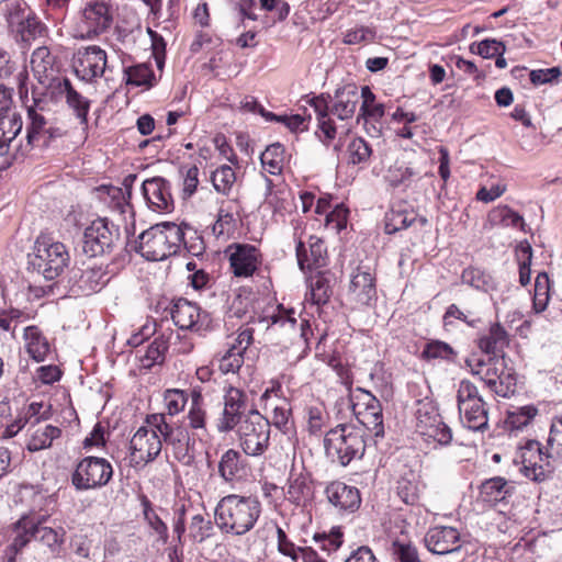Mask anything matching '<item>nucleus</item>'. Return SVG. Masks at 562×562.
Returning a JSON list of instances; mask_svg holds the SVG:
<instances>
[{
    "instance_id": "nucleus-1",
    "label": "nucleus",
    "mask_w": 562,
    "mask_h": 562,
    "mask_svg": "<svg viewBox=\"0 0 562 562\" xmlns=\"http://www.w3.org/2000/svg\"><path fill=\"white\" fill-rule=\"evenodd\" d=\"M261 510V503L257 497L229 494L218 501L214 521L223 533L243 536L255 527Z\"/></svg>"
},
{
    "instance_id": "nucleus-2",
    "label": "nucleus",
    "mask_w": 562,
    "mask_h": 562,
    "mask_svg": "<svg viewBox=\"0 0 562 562\" xmlns=\"http://www.w3.org/2000/svg\"><path fill=\"white\" fill-rule=\"evenodd\" d=\"M184 235L181 225L170 222L156 224L139 234L136 251L150 261L165 260L186 246Z\"/></svg>"
},
{
    "instance_id": "nucleus-3",
    "label": "nucleus",
    "mask_w": 562,
    "mask_h": 562,
    "mask_svg": "<svg viewBox=\"0 0 562 562\" xmlns=\"http://www.w3.org/2000/svg\"><path fill=\"white\" fill-rule=\"evenodd\" d=\"M29 258L32 270L49 281L58 278L70 262L67 247L47 234L37 236Z\"/></svg>"
},
{
    "instance_id": "nucleus-4",
    "label": "nucleus",
    "mask_w": 562,
    "mask_h": 562,
    "mask_svg": "<svg viewBox=\"0 0 562 562\" xmlns=\"http://www.w3.org/2000/svg\"><path fill=\"white\" fill-rule=\"evenodd\" d=\"M366 430L351 424H340L328 430L324 446L329 457L336 458L341 465H348L353 459H360L366 451Z\"/></svg>"
},
{
    "instance_id": "nucleus-5",
    "label": "nucleus",
    "mask_w": 562,
    "mask_h": 562,
    "mask_svg": "<svg viewBox=\"0 0 562 562\" xmlns=\"http://www.w3.org/2000/svg\"><path fill=\"white\" fill-rule=\"evenodd\" d=\"M238 447L246 456L261 457L270 446V420L257 409H250L234 429Z\"/></svg>"
},
{
    "instance_id": "nucleus-6",
    "label": "nucleus",
    "mask_w": 562,
    "mask_h": 562,
    "mask_svg": "<svg viewBox=\"0 0 562 562\" xmlns=\"http://www.w3.org/2000/svg\"><path fill=\"white\" fill-rule=\"evenodd\" d=\"M416 432L427 442H435L439 446H447L452 440L450 427L442 420L438 407L432 400L428 397L417 402L415 413Z\"/></svg>"
},
{
    "instance_id": "nucleus-7",
    "label": "nucleus",
    "mask_w": 562,
    "mask_h": 562,
    "mask_svg": "<svg viewBox=\"0 0 562 562\" xmlns=\"http://www.w3.org/2000/svg\"><path fill=\"white\" fill-rule=\"evenodd\" d=\"M145 423L158 430L160 439L171 449L173 457L178 461L184 464L191 462V438L189 430L184 426L167 423L166 415L162 413L147 415Z\"/></svg>"
},
{
    "instance_id": "nucleus-8",
    "label": "nucleus",
    "mask_w": 562,
    "mask_h": 562,
    "mask_svg": "<svg viewBox=\"0 0 562 562\" xmlns=\"http://www.w3.org/2000/svg\"><path fill=\"white\" fill-rule=\"evenodd\" d=\"M112 20L108 3L90 0L82 8L80 19L74 25L71 35L78 40H92L105 32L111 26Z\"/></svg>"
},
{
    "instance_id": "nucleus-9",
    "label": "nucleus",
    "mask_w": 562,
    "mask_h": 562,
    "mask_svg": "<svg viewBox=\"0 0 562 562\" xmlns=\"http://www.w3.org/2000/svg\"><path fill=\"white\" fill-rule=\"evenodd\" d=\"M113 476L111 463L99 457H86L79 461L71 475V483L78 491L105 486Z\"/></svg>"
},
{
    "instance_id": "nucleus-10",
    "label": "nucleus",
    "mask_w": 562,
    "mask_h": 562,
    "mask_svg": "<svg viewBox=\"0 0 562 562\" xmlns=\"http://www.w3.org/2000/svg\"><path fill=\"white\" fill-rule=\"evenodd\" d=\"M516 461L522 464L521 471L525 476L533 481H543L554 469V463L550 457V452L543 451L541 445L537 440H526L519 446Z\"/></svg>"
},
{
    "instance_id": "nucleus-11",
    "label": "nucleus",
    "mask_w": 562,
    "mask_h": 562,
    "mask_svg": "<svg viewBox=\"0 0 562 562\" xmlns=\"http://www.w3.org/2000/svg\"><path fill=\"white\" fill-rule=\"evenodd\" d=\"M71 67L79 80L93 83L109 68L108 55L97 45L80 47L72 55Z\"/></svg>"
},
{
    "instance_id": "nucleus-12",
    "label": "nucleus",
    "mask_w": 562,
    "mask_h": 562,
    "mask_svg": "<svg viewBox=\"0 0 562 562\" xmlns=\"http://www.w3.org/2000/svg\"><path fill=\"white\" fill-rule=\"evenodd\" d=\"M120 239V229L108 218L94 220L83 234V251L90 257L111 252Z\"/></svg>"
},
{
    "instance_id": "nucleus-13",
    "label": "nucleus",
    "mask_w": 562,
    "mask_h": 562,
    "mask_svg": "<svg viewBox=\"0 0 562 562\" xmlns=\"http://www.w3.org/2000/svg\"><path fill=\"white\" fill-rule=\"evenodd\" d=\"M254 409L249 407L247 394L239 387L229 385L224 387L223 412L217 423L220 432L232 431L244 422L248 412Z\"/></svg>"
},
{
    "instance_id": "nucleus-14",
    "label": "nucleus",
    "mask_w": 562,
    "mask_h": 562,
    "mask_svg": "<svg viewBox=\"0 0 562 562\" xmlns=\"http://www.w3.org/2000/svg\"><path fill=\"white\" fill-rule=\"evenodd\" d=\"M22 127V116L12 104L10 90L0 86V156L9 153Z\"/></svg>"
},
{
    "instance_id": "nucleus-15",
    "label": "nucleus",
    "mask_w": 562,
    "mask_h": 562,
    "mask_svg": "<svg viewBox=\"0 0 562 562\" xmlns=\"http://www.w3.org/2000/svg\"><path fill=\"white\" fill-rule=\"evenodd\" d=\"M480 380L497 396L509 397L516 391L515 373L506 367L504 357L490 358Z\"/></svg>"
},
{
    "instance_id": "nucleus-16",
    "label": "nucleus",
    "mask_w": 562,
    "mask_h": 562,
    "mask_svg": "<svg viewBox=\"0 0 562 562\" xmlns=\"http://www.w3.org/2000/svg\"><path fill=\"white\" fill-rule=\"evenodd\" d=\"M162 440L157 429L146 426L139 427L130 441L133 459L139 463L154 461L161 452Z\"/></svg>"
},
{
    "instance_id": "nucleus-17",
    "label": "nucleus",
    "mask_w": 562,
    "mask_h": 562,
    "mask_svg": "<svg viewBox=\"0 0 562 562\" xmlns=\"http://www.w3.org/2000/svg\"><path fill=\"white\" fill-rule=\"evenodd\" d=\"M360 403L353 405L355 415L360 427L368 429L374 437L384 436L382 406L380 401L368 391H361Z\"/></svg>"
},
{
    "instance_id": "nucleus-18",
    "label": "nucleus",
    "mask_w": 562,
    "mask_h": 562,
    "mask_svg": "<svg viewBox=\"0 0 562 562\" xmlns=\"http://www.w3.org/2000/svg\"><path fill=\"white\" fill-rule=\"evenodd\" d=\"M55 499L53 496H46L43 493H35L33 498V509L35 510L38 508L40 512L45 510L46 514L38 515L36 518L35 524V540L42 542L43 544L50 548L53 551H55L64 541L65 531L64 529H53L49 527H44L42 524L46 520L48 517V507L50 504H54Z\"/></svg>"
},
{
    "instance_id": "nucleus-19",
    "label": "nucleus",
    "mask_w": 562,
    "mask_h": 562,
    "mask_svg": "<svg viewBox=\"0 0 562 562\" xmlns=\"http://www.w3.org/2000/svg\"><path fill=\"white\" fill-rule=\"evenodd\" d=\"M229 263L236 277H251L261 262L259 250L248 244H235L228 247Z\"/></svg>"
},
{
    "instance_id": "nucleus-20",
    "label": "nucleus",
    "mask_w": 562,
    "mask_h": 562,
    "mask_svg": "<svg viewBox=\"0 0 562 562\" xmlns=\"http://www.w3.org/2000/svg\"><path fill=\"white\" fill-rule=\"evenodd\" d=\"M426 548L439 555L449 554L461 548L460 531L450 526L430 528L424 538Z\"/></svg>"
},
{
    "instance_id": "nucleus-21",
    "label": "nucleus",
    "mask_w": 562,
    "mask_h": 562,
    "mask_svg": "<svg viewBox=\"0 0 562 562\" xmlns=\"http://www.w3.org/2000/svg\"><path fill=\"white\" fill-rule=\"evenodd\" d=\"M300 224L294 227V239L296 240V258L301 270H313L326 265V249L324 241L316 237L310 236L307 247L297 236Z\"/></svg>"
},
{
    "instance_id": "nucleus-22",
    "label": "nucleus",
    "mask_w": 562,
    "mask_h": 562,
    "mask_svg": "<svg viewBox=\"0 0 562 562\" xmlns=\"http://www.w3.org/2000/svg\"><path fill=\"white\" fill-rule=\"evenodd\" d=\"M144 198L148 206L158 213H169L173 210V199L170 183L161 178L147 179L142 186Z\"/></svg>"
},
{
    "instance_id": "nucleus-23",
    "label": "nucleus",
    "mask_w": 562,
    "mask_h": 562,
    "mask_svg": "<svg viewBox=\"0 0 562 562\" xmlns=\"http://www.w3.org/2000/svg\"><path fill=\"white\" fill-rule=\"evenodd\" d=\"M348 296L358 306H369L376 299L375 277L370 268H357L351 276Z\"/></svg>"
},
{
    "instance_id": "nucleus-24",
    "label": "nucleus",
    "mask_w": 562,
    "mask_h": 562,
    "mask_svg": "<svg viewBox=\"0 0 562 562\" xmlns=\"http://www.w3.org/2000/svg\"><path fill=\"white\" fill-rule=\"evenodd\" d=\"M171 317L180 329L200 331L204 328L209 316L205 312L187 299H178L171 310Z\"/></svg>"
},
{
    "instance_id": "nucleus-25",
    "label": "nucleus",
    "mask_w": 562,
    "mask_h": 562,
    "mask_svg": "<svg viewBox=\"0 0 562 562\" xmlns=\"http://www.w3.org/2000/svg\"><path fill=\"white\" fill-rule=\"evenodd\" d=\"M325 493L329 503L341 513H353L360 507V492L355 486L333 482L326 487Z\"/></svg>"
},
{
    "instance_id": "nucleus-26",
    "label": "nucleus",
    "mask_w": 562,
    "mask_h": 562,
    "mask_svg": "<svg viewBox=\"0 0 562 562\" xmlns=\"http://www.w3.org/2000/svg\"><path fill=\"white\" fill-rule=\"evenodd\" d=\"M36 108L30 106L27 116L30 123L26 127L27 146H32L35 142L43 139L44 143L60 137L63 135L60 128L53 126V124L45 117V115Z\"/></svg>"
},
{
    "instance_id": "nucleus-27",
    "label": "nucleus",
    "mask_w": 562,
    "mask_h": 562,
    "mask_svg": "<svg viewBox=\"0 0 562 562\" xmlns=\"http://www.w3.org/2000/svg\"><path fill=\"white\" fill-rule=\"evenodd\" d=\"M55 89L65 99L66 104L79 120V123L87 126L90 100L78 92L68 78L59 79Z\"/></svg>"
},
{
    "instance_id": "nucleus-28",
    "label": "nucleus",
    "mask_w": 562,
    "mask_h": 562,
    "mask_svg": "<svg viewBox=\"0 0 562 562\" xmlns=\"http://www.w3.org/2000/svg\"><path fill=\"white\" fill-rule=\"evenodd\" d=\"M306 104L313 110L319 132H316L318 138L326 145H328L336 137V126L331 117L329 116V104L324 95L313 97L305 99Z\"/></svg>"
},
{
    "instance_id": "nucleus-29",
    "label": "nucleus",
    "mask_w": 562,
    "mask_h": 562,
    "mask_svg": "<svg viewBox=\"0 0 562 562\" xmlns=\"http://www.w3.org/2000/svg\"><path fill=\"white\" fill-rule=\"evenodd\" d=\"M462 282L476 289L488 293L493 305L497 308L499 303H504L507 296L498 294L496 280L487 272L479 268H468L462 272Z\"/></svg>"
},
{
    "instance_id": "nucleus-30",
    "label": "nucleus",
    "mask_w": 562,
    "mask_h": 562,
    "mask_svg": "<svg viewBox=\"0 0 562 562\" xmlns=\"http://www.w3.org/2000/svg\"><path fill=\"white\" fill-rule=\"evenodd\" d=\"M314 496V488L310 475L303 471H291L288 479L285 498L296 506H306Z\"/></svg>"
},
{
    "instance_id": "nucleus-31",
    "label": "nucleus",
    "mask_w": 562,
    "mask_h": 562,
    "mask_svg": "<svg viewBox=\"0 0 562 562\" xmlns=\"http://www.w3.org/2000/svg\"><path fill=\"white\" fill-rule=\"evenodd\" d=\"M4 20L9 30L20 35L24 42L36 38L43 32V24L35 16L26 12V3L24 1L20 4V11L13 20H10V18H4Z\"/></svg>"
},
{
    "instance_id": "nucleus-32",
    "label": "nucleus",
    "mask_w": 562,
    "mask_h": 562,
    "mask_svg": "<svg viewBox=\"0 0 562 562\" xmlns=\"http://www.w3.org/2000/svg\"><path fill=\"white\" fill-rule=\"evenodd\" d=\"M110 281V276L103 265H91L81 270L75 282V288L83 295L101 291Z\"/></svg>"
},
{
    "instance_id": "nucleus-33",
    "label": "nucleus",
    "mask_w": 562,
    "mask_h": 562,
    "mask_svg": "<svg viewBox=\"0 0 562 562\" xmlns=\"http://www.w3.org/2000/svg\"><path fill=\"white\" fill-rule=\"evenodd\" d=\"M509 342L510 337L506 329L499 323H494L486 333L479 337L477 347L484 353L497 357L504 352Z\"/></svg>"
},
{
    "instance_id": "nucleus-34",
    "label": "nucleus",
    "mask_w": 562,
    "mask_h": 562,
    "mask_svg": "<svg viewBox=\"0 0 562 562\" xmlns=\"http://www.w3.org/2000/svg\"><path fill=\"white\" fill-rule=\"evenodd\" d=\"M218 474L225 482H233L246 474V459L236 449H227L220 459Z\"/></svg>"
},
{
    "instance_id": "nucleus-35",
    "label": "nucleus",
    "mask_w": 562,
    "mask_h": 562,
    "mask_svg": "<svg viewBox=\"0 0 562 562\" xmlns=\"http://www.w3.org/2000/svg\"><path fill=\"white\" fill-rule=\"evenodd\" d=\"M359 99L360 95L356 86H345L336 91L330 113L340 120H348L353 116Z\"/></svg>"
},
{
    "instance_id": "nucleus-36",
    "label": "nucleus",
    "mask_w": 562,
    "mask_h": 562,
    "mask_svg": "<svg viewBox=\"0 0 562 562\" xmlns=\"http://www.w3.org/2000/svg\"><path fill=\"white\" fill-rule=\"evenodd\" d=\"M461 423L474 431H484L488 427L487 408L484 401L458 406Z\"/></svg>"
},
{
    "instance_id": "nucleus-37",
    "label": "nucleus",
    "mask_w": 562,
    "mask_h": 562,
    "mask_svg": "<svg viewBox=\"0 0 562 562\" xmlns=\"http://www.w3.org/2000/svg\"><path fill=\"white\" fill-rule=\"evenodd\" d=\"M479 490L481 501L494 505L505 499L512 493L513 486L505 477L494 476L482 482Z\"/></svg>"
},
{
    "instance_id": "nucleus-38",
    "label": "nucleus",
    "mask_w": 562,
    "mask_h": 562,
    "mask_svg": "<svg viewBox=\"0 0 562 562\" xmlns=\"http://www.w3.org/2000/svg\"><path fill=\"white\" fill-rule=\"evenodd\" d=\"M24 341L27 353L37 362L44 361L49 353L50 347L47 339L36 326L24 328Z\"/></svg>"
},
{
    "instance_id": "nucleus-39",
    "label": "nucleus",
    "mask_w": 562,
    "mask_h": 562,
    "mask_svg": "<svg viewBox=\"0 0 562 562\" xmlns=\"http://www.w3.org/2000/svg\"><path fill=\"white\" fill-rule=\"evenodd\" d=\"M35 524L36 519L29 516H22L15 524L12 530V542L10 551L18 553L22 550L32 539H35Z\"/></svg>"
},
{
    "instance_id": "nucleus-40",
    "label": "nucleus",
    "mask_w": 562,
    "mask_h": 562,
    "mask_svg": "<svg viewBox=\"0 0 562 562\" xmlns=\"http://www.w3.org/2000/svg\"><path fill=\"white\" fill-rule=\"evenodd\" d=\"M306 429L310 435H321L329 426L330 416L323 403H315L305 408Z\"/></svg>"
},
{
    "instance_id": "nucleus-41",
    "label": "nucleus",
    "mask_w": 562,
    "mask_h": 562,
    "mask_svg": "<svg viewBox=\"0 0 562 562\" xmlns=\"http://www.w3.org/2000/svg\"><path fill=\"white\" fill-rule=\"evenodd\" d=\"M423 487L417 475L413 472H408L397 481L396 492L405 504L416 505L420 499Z\"/></svg>"
},
{
    "instance_id": "nucleus-42",
    "label": "nucleus",
    "mask_w": 562,
    "mask_h": 562,
    "mask_svg": "<svg viewBox=\"0 0 562 562\" xmlns=\"http://www.w3.org/2000/svg\"><path fill=\"white\" fill-rule=\"evenodd\" d=\"M189 427L193 430H205L206 428V408L204 398L200 391L193 390L190 394V407L187 414Z\"/></svg>"
},
{
    "instance_id": "nucleus-43",
    "label": "nucleus",
    "mask_w": 562,
    "mask_h": 562,
    "mask_svg": "<svg viewBox=\"0 0 562 562\" xmlns=\"http://www.w3.org/2000/svg\"><path fill=\"white\" fill-rule=\"evenodd\" d=\"M60 435L61 430L58 427L52 425L40 426L31 432L26 448L31 452L49 448L53 440Z\"/></svg>"
},
{
    "instance_id": "nucleus-44",
    "label": "nucleus",
    "mask_w": 562,
    "mask_h": 562,
    "mask_svg": "<svg viewBox=\"0 0 562 562\" xmlns=\"http://www.w3.org/2000/svg\"><path fill=\"white\" fill-rule=\"evenodd\" d=\"M330 281L323 273H318L311 278L310 281V293L306 294L305 301L313 305H324L328 302L331 296Z\"/></svg>"
},
{
    "instance_id": "nucleus-45",
    "label": "nucleus",
    "mask_w": 562,
    "mask_h": 562,
    "mask_svg": "<svg viewBox=\"0 0 562 562\" xmlns=\"http://www.w3.org/2000/svg\"><path fill=\"white\" fill-rule=\"evenodd\" d=\"M260 161L270 175L281 173L285 162L284 146L280 143L269 145L260 155Z\"/></svg>"
},
{
    "instance_id": "nucleus-46",
    "label": "nucleus",
    "mask_w": 562,
    "mask_h": 562,
    "mask_svg": "<svg viewBox=\"0 0 562 562\" xmlns=\"http://www.w3.org/2000/svg\"><path fill=\"white\" fill-rule=\"evenodd\" d=\"M124 79L127 85L150 88L155 85L156 78L151 67L147 64H139L124 69Z\"/></svg>"
},
{
    "instance_id": "nucleus-47",
    "label": "nucleus",
    "mask_w": 562,
    "mask_h": 562,
    "mask_svg": "<svg viewBox=\"0 0 562 562\" xmlns=\"http://www.w3.org/2000/svg\"><path fill=\"white\" fill-rule=\"evenodd\" d=\"M360 98L362 99V104L360 106V114L358 116V120L362 117L366 121L368 119L379 121L383 117L384 105L382 103L375 102V95L371 91L370 87L363 86L361 88Z\"/></svg>"
},
{
    "instance_id": "nucleus-48",
    "label": "nucleus",
    "mask_w": 562,
    "mask_h": 562,
    "mask_svg": "<svg viewBox=\"0 0 562 562\" xmlns=\"http://www.w3.org/2000/svg\"><path fill=\"white\" fill-rule=\"evenodd\" d=\"M273 425L283 434H288L293 425L291 405L285 400H277L272 405L270 426Z\"/></svg>"
},
{
    "instance_id": "nucleus-49",
    "label": "nucleus",
    "mask_w": 562,
    "mask_h": 562,
    "mask_svg": "<svg viewBox=\"0 0 562 562\" xmlns=\"http://www.w3.org/2000/svg\"><path fill=\"white\" fill-rule=\"evenodd\" d=\"M211 181L216 192L228 195L236 182L235 170L228 165H222L212 172Z\"/></svg>"
},
{
    "instance_id": "nucleus-50",
    "label": "nucleus",
    "mask_w": 562,
    "mask_h": 562,
    "mask_svg": "<svg viewBox=\"0 0 562 562\" xmlns=\"http://www.w3.org/2000/svg\"><path fill=\"white\" fill-rule=\"evenodd\" d=\"M492 222L501 224L506 227H519L525 232V221L520 214L507 205L497 206L490 213Z\"/></svg>"
},
{
    "instance_id": "nucleus-51",
    "label": "nucleus",
    "mask_w": 562,
    "mask_h": 562,
    "mask_svg": "<svg viewBox=\"0 0 562 562\" xmlns=\"http://www.w3.org/2000/svg\"><path fill=\"white\" fill-rule=\"evenodd\" d=\"M169 348L168 338L165 335L157 336L142 358L143 367L150 368L154 364L161 363L165 359V353Z\"/></svg>"
},
{
    "instance_id": "nucleus-52",
    "label": "nucleus",
    "mask_w": 562,
    "mask_h": 562,
    "mask_svg": "<svg viewBox=\"0 0 562 562\" xmlns=\"http://www.w3.org/2000/svg\"><path fill=\"white\" fill-rule=\"evenodd\" d=\"M546 447L553 462L562 463V417L552 420Z\"/></svg>"
},
{
    "instance_id": "nucleus-53",
    "label": "nucleus",
    "mask_w": 562,
    "mask_h": 562,
    "mask_svg": "<svg viewBox=\"0 0 562 562\" xmlns=\"http://www.w3.org/2000/svg\"><path fill=\"white\" fill-rule=\"evenodd\" d=\"M190 396L186 391L179 389H169L164 393V405L169 416H176L181 413Z\"/></svg>"
},
{
    "instance_id": "nucleus-54",
    "label": "nucleus",
    "mask_w": 562,
    "mask_h": 562,
    "mask_svg": "<svg viewBox=\"0 0 562 562\" xmlns=\"http://www.w3.org/2000/svg\"><path fill=\"white\" fill-rule=\"evenodd\" d=\"M418 176V171L411 166L406 165H394L391 166L386 173V180L391 187L396 188L402 184L408 186L415 177Z\"/></svg>"
},
{
    "instance_id": "nucleus-55",
    "label": "nucleus",
    "mask_w": 562,
    "mask_h": 562,
    "mask_svg": "<svg viewBox=\"0 0 562 562\" xmlns=\"http://www.w3.org/2000/svg\"><path fill=\"white\" fill-rule=\"evenodd\" d=\"M457 352L447 342L441 340H431L426 344L423 350V358L426 360L440 359L446 361H452Z\"/></svg>"
},
{
    "instance_id": "nucleus-56",
    "label": "nucleus",
    "mask_w": 562,
    "mask_h": 562,
    "mask_svg": "<svg viewBox=\"0 0 562 562\" xmlns=\"http://www.w3.org/2000/svg\"><path fill=\"white\" fill-rule=\"evenodd\" d=\"M213 525L210 519L201 514L192 516L189 525V537L198 543L203 542L211 536Z\"/></svg>"
},
{
    "instance_id": "nucleus-57",
    "label": "nucleus",
    "mask_w": 562,
    "mask_h": 562,
    "mask_svg": "<svg viewBox=\"0 0 562 562\" xmlns=\"http://www.w3.org/2000/svg\"><path fill=\"white\" fill-rule=\"evenodd\" d=\"M516 252L519 262V282L522 286H525L530 282L532 248L528 241H524L519 244Z\"/></svg>"
},
{
    "instance_id": "nucleus-58",
    "label": "nucleus",
    "mask_w": 562,
    "mask_h": 562,
    "mask_svg": "<svg viewBox=\"0 0 562 562\" xmlns=\"http://www.w3.org/2000/svg\"><path fill=\"white\" fill-rule=\"evenodd\" d=\"M453 319H459L472 328H475L481 322L480 317H476L471 311H463L458 305L451 304L445 312L443 325L446 327L452 326Z\"/></svg>"
},
{
    "instance_id": "nucleus-59",
    "label": "nucleus",
    "mask_w": 562,
    "mask_h": 562,
    "mask_svg": "<svg viewBox=\"0 0 562 562\" xmlns=\"http://www.w3.org/2000/svg\"><path fill=\"white\" fill-rule=\"evenodd\" d=\"M550 280L546 272L539 273L535 282L533 307L536 312L546 310L549 302Z\"/></svg>"
},
{
    "instance_id": "nucleus-60",
    "label": "nucleus",
    "mask_w": 562,
    "mask_h": 562,
    "mask_svg": "<svg viewBox=\"0 0 562 562\" xmlns=\"http://www.w3.org/2000/svg\"><path fill=\"white\" fill-rule=\"evenodd\" d=\"M349 160L351 164L368 162L372 149L370 145L361 137L353 138L348 145Z\"/></svg>"
},
{
    "instance_id": "nucleus-61",
    "label": "nucleus",
    "mask_w": 562,
    "mask_h": 562,
    "mask_svg": "<svg viewBox=\"0 0 562 562\" xmlns=\"http://www.w3.org/2000/svg\"><path fill=\"white\" fill-rule=\"evenodd\" d=\"M483 401L479 390L474 383L469 380H462L459 383L457 391L458 406L471 403H479Z\"/></svg>"
},
{
    "instance_id": "nucleus-62",
    "label": "nucleus",
    "mask_w": 562,
    "mask_h": 562,
    "mask_svg": "<svg viewBox=\"0 0 562 562\" xmlns=\"http://www.w3.org/2000/svg\"><path fill=\"white\" fill-rule=\"evenodd\" d=\"M314 540L322 550L330 553L339 549L342 544V532L339 528H334L329 535L316 533Z\"/></svg>"
},
{
    "instance_id": "nucleus-63",
    "label": "nucleus",
    "mask_w": 562,
    "mask_h": 562,
    "mask_svg": "<svg viewBox=\"0 0 562 562\" xmlns=\"http://www.w3.org/2000/svg\"><path fill=\"white\" fill-rule=\"evenodd\" d=\"M537 413L538 409L532 405L520 407L517 412L509 414L507 424L512 428L521 429L532 420Z\"/></svg>"
},
{
    "instance_id": "nucleus-64",
    "label": "nucleus",
    "mask_w": 562,
    "mask_h": 562,
    "mask_svg": "<svg viewBox=\"0 0 562 562\" xmlns=\"http://www.w3.org/2000/svg\"><path fill=\"white\" fill-rule=\"evenodd\" d=\"M392 551L397 562H420L417 549L411 543L396 540L392 544Z\"/></svg>"
}]
</instances>
